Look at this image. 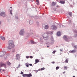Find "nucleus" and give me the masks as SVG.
Instances as JSON below:
<instances>
[{"mask_svg": "<svg viewBox=\"0 0 77 77\" xmlns=\"http://www.w3.org/2000/svg\"><path fill=\"white\" fill-rule=\"evenodd\" d=\"M8 48L9 50H11L12 48H13L14 46V42L13 41H9L8 42Z\"/></svg>", "mask_w": 77, "mask_h": 77, "instance_id": "obj_1", "label": "nucleus"}, {"mask_svg": "<svg viewBox=\"0 0 77 77\" xmlns=\"http://www.w3.org/2000/svg\"><path fill=\"white\" fill-rule=\"evenodd\" d=\"M43 37L45 40H47L48 39V35L47 33L43 34Z\"/></svg>", "mask_w": 77, "mask_h": 77, "instance_id": "obj_2", "label": "nucleus"}, {"mask_svg": "<svg viewBox=\"0 0 77 77\" xmlns=\"http://www.w3.org/2000/svg\"><path fill=\"white\" fill-rule=\"evenodd\" d=\"M23 77H32V74L29 73V74H24L23 75Z\"/></svg>", "mask_w": 77, "mask_h": 77, "instance_id": "obj_3", "label": "nucleus"}, {"mask_svg": "<svg viewBox=\"0 0 77 77\" xmlns=\"http://www.w3.org/2000/svg\"><path fill=\"white\" fill-rule=\"evenodd\" d=\"M5 51H3L0 53V57H3L5 54H6Z\"/></svg>", "mask_w": 77, "mask_h": 77, "instance_id": "obj_4", "label": "nucleus"}, {"mask_svg": "<svg viewBox=\"0 0 77 77\" xmlns=\"http://www.w3.org/2000/svg\"><path fill=\"white\" fill-rule=\"evenodd\" d=\"M51 28V29H52V30H56V29H57V27H56L55 25H52Z\"/></svg>", "mask_w": 77, "mask_h": 77, "instance_id": "obj_5", "label": "nucleus"}, {"mask_svg": "<svg viewBox=\"0 0 77 77\" xmlns=\"http://www.w3.org/2000/svg\"><path fill=\"white\" fill-rule=\"evenodd\" d=\"M0 67H2V66H4L5 68H6V64H4L3 63H0Z\"/></svg>", "mask_w": 77, "mask_h": 77, "instance_id": "obj_6", "label": "nucleus"}, {"mask_svg": "<svg viewBox=\"0 0 77 77\" xmlns=\"http://www.w3.org/2000/svg\"><path fill=\"white\" fill-rule=\"evenodd\" d=\"M24 34V29H22L20 30V35H23Z\"/></svg>", "mask_w": 77, "mask_h": 77, "instance_id": "obj_7", "label": "nucleus"}, {"mask_svg": "<svg viewBox=\"0 0 77 77\" xmlns=\"http://www.w3.org/2000/svg\"><path fill=\"white\" fill-rule=\"evenodd\" d=\"M63 38L65 41H66L67 42H68L69 41H68V38H67V37L66 35H64L63 37Z\"/></svg>", "mask_w": 77, "mask_h": 77, "instance_id": "obj_8", "label": "nucleus"}, {"mask_svg": "<svg viewBox=\"0 0 77 77\" xmlns=\"http://www.w3.org/2000/svg\"><path fill=\"white\" fill-rule=\"evenodd\" d=\"M0 15H1V16H2V17H5V16L6 15L5 12H2L0 14Z\"/></svg>", "mask_w": 77, "mask_h": 77, "instance_id": "obj_9", "label": "nucleus"}, {"mask_svg": "<svg viewBox=\"0 0 77 77\" xmlns=\"http://www.w3.org/2000/svg\"><path fill=\"white\" fill-rule=\"evenodd\" d=\"M20 55L19 54H17L16 55L17 60H19L20 59Z\"/></svg>", "mask_w": 77, "mask_h": 77, "instance_id": "obj_10", "label": "nucleus"}, {"mask_svg": "<svg viewBox=\"0 0 77 77\" xmlns=\"http://www.w3.org/2000/svg\"><path fill=\"white\" fill-rule=\"evenodd\" d=\"M47 33L48 34H49V33H50L51 35H52V34L53 33V32L48 31H47Z\"/></svg>", "mask_w": 77, "mask_h": 77, "instance_id": "obj_11", "label": "nucleus"}, {"mask_svg": "<svg viewBox=\"0 0 77 77\" xmlns=\"http://www.w3.org/2000/svg\"><path fill=\"white\" fill-rule=\"evenodd\" d=\"M60 3L61 4H65V1H60Z\"/></svg>", "mask_w": 77, "mask_h": 77, "instance_id": "obj_12", "label": "nucleus"}, {"mask_svg": "<svg viewBox=\"0 0 77 77\" xmlns=\"http://www.w3.org/2000/svg\"><path fill=\"white\" fill-rule=\"evenodd\" d=\"M70 53H75V52H76V50H74L70 51Z\"/></svg>", "mask_w": 77, "mask_h": 77, "instance_id": "obj_13", "label": "nucleus"}, {"mask_svg": "<svg viewBox=\"0 0 77 77\" xmlns=\"http://www.w3.org/2000/svg\"><path fill=\"white\" fill-rule=\"evenodd\" d=\"M56 3L54 2H52V4L51 5V6H55L56 5Z\"/></svg>", "mask_w": 77, "mask_h": 77, "instance_id": "obj_14", "label": "nucleus"}, {"mask_svg": "<svg viewBox=\"0 0 77 77\" xmlns=\"http://www.w3.org/2000/svg\"><path fill=\"white\" fill-rule=\"evenodd\" d=\"M35 64H36L37 63H38L39 62V60H38V59H36L35 60Z\"/></svg>", "mask_w": 77, "mask_h": 77, "instance_id": "obj_15", "label": "nucleus"}, {"mask_svg": "<svg viewBox=\"0 0 77 77\" xmlns=\"http://www.w3.org/2000/svg\"><path fill=\"white\" fill-rule=\"evenodd\" d=\"M0 38H1L2 40H3V41L5 40V37L1 36Z\"/></svg>", "mask_w": 77, "mask_h": 77, "instance_id": "obj_16", "label": "nucleus"}, {"mask_svg": "<svg viewBox=\"0 0 77 77\" xmlns=\"http://www.w3.org/2000/svg\"><path fill=\"white\" fill-rule=\"evenodd\" d=\"M48 25H46L45 27V29H48Z\"/></svg>", "mask_w": 77, "mask_h": 77, "instance_id": "obj_17", "label": "nucleus"}, {"mask_svg": "<svg viewBox=\"0 0 77 77\" xmlns=\"http://www.w3.org/2000/svg\"><path fill=\"white\" fill-rule=\"evenodd\" d=\"M57 36H60V32L59 31L57 33Z\"/></svg>", "mask_w": 77, "mask_h": 77, "instance_id": "obj_18", "label": "nucleus"}, {"mask_svg": "<svg viewBox=\"0 0 77 77\" xmlns=\"http://www.w3.org/2000/svg\"><path fill=\"white\" fill-rule=\"evenodd\" d=\"M68 14H69V15L70 17H72V12H69L68 13Z\"/></svg>", "mask_w": 77, "mask_h": 77, "instance_id": "obj_19", "label": "nucleus"}, {"mask_svg": "<svg viewBox=\"0 0 77 77\" xmlns=\"http://www.w3.org/2000/svg\"><path fill=\"white\" fill-rule=\"evenodd\" d=\"M54 42V40H53V39L51 40V42H50V43H51V44H53V43Z\"/></svg>", "mask_w": 77, "mask_h": 77, "instance_id": "obj_20", "label": "nucleus"}, {"mask_svg": "<svg viewBox=\"0 0 77 77\" xmlns=\"http://www.w3.org/2000/svg\"><path fill=\"white\" fill-rule=\"evenodd\" d=\"M7 63L8 64V65H11V63L9 62V61H7Z\"/></svg>", "mask_w": 77, "mask_h": 77, "instance_id": "obj_21", "label": "nucleus"}, {"mask_svg": "<svg viewBox=\"0 0 77 77\" xmlns=\"http://www.w3.org/2000/svg\"><path fill=\"white\" fill-rule=\"evenodd\" d=\"M36 2H37V5H39V1L38 0H36Z\"/></svg>", "mask_w": 77, "mask_h": 77, "instance_id": "obj_22", "label": "nucleus"}, {"mask_svg": "<svg viewBox=\"0 0 77 77\" xmlns=\"http://www.w3.org/2000/svg\"><path fill=\"white\" fill-rule=\"evenodd\" d=\"M31 43H32V44H36V43H37L36 42H34L33 40L31 41Z\"/></svg>", "mask_w": 77, "mask_h": 77, "instance_id": "obj_23", "label": "nucleus"}, {"mask_svg": "<svg viewBox=\"0 0 77 77\" xmlns=\"http://www.w3.org/2000/svg\"><path fill=\"white\" fill-rule=\"evenodd\" d=\"M64 69H68V67L66 66H64Z\"/></svg>", "mask_w": 77, "mask_h": 77, "instance_id": "obj_24", "label": "nucleus"}, {"mask_svg": "<svg viewBox=\"0 0 77 77\" xmlns=\"http://www.w3.org/2000/svg\"><path fill=\"white\" fill-rule=\"evenodd\" d=\"M65 62L66 63H68V59H66Z\"/></svg>", "mask_w": 77, "mask_h": 77, "instance_id": "obj_25", "label": "nucleus"}, {"mask_svg": "<svg viewBox=\"0 0 77 77\" xmlns=\"http://www.w3.org/2000/svg\"><path fill=\"white\" fill-rule=\"evenodd\" d=\"M45 69V68L44 67H43L40 70L41 71H42L43 70H44Z\"/></svg>", "mask_w": 77, "mask_h": 77, "instance_id": "obj_26", "label": "nucleus"}, {"mask_svg": "<svg viewBox=\"0 0 77 77\" xmlns=\"http://www.w3.org/2000/svg\"><path fill=\"white\" fill-rule=\"evenodd\" d=\"M59 66L56 67V70H57V69H59Z\"/></svg>", "mask_w": 77, "mask_h": 77, "instance_id": "obj_27", "label": "nucleus"}, {"mask_svg": "<svg viewBox=\"0 0 77 77\" xmlns=\"http://www.w3.org/2000/svg\"><path fill=\"white\" fill-rule=\"evenodd\" d=\"M30 57L29 56H26V59H29Z\"/></svg>", "mask_w": 77, "mask_h": 77, "instance_id": "obj_28", "label": "nucleus"}, {"mask_svg": "<svg viewBox=\"0 0 77 77\" xmlns=\"http://www.w3.org/2000/svg\"><path fill=\"white\" fill-rule=\"evenodd\" d=\"M26 66H27V67H29V65L28 64V63H26Z\"/></svg>", "mask_w": 77, "mask_h": 77, "instance_id": "obj_29", "label": "nucleus"}, {"mask_svg": "<svg viewBox=\"0 0 77 77\" xmlns=\"http://www.w3.org/2000/svg\"><path fill=\"white\" fill-rule=\"evenodd\" d=\"M55 53H56V51H53L52 52L53 54H54Z\"/></svg>", "mask_w": 77, "mask_h": 77, "instance_id": "obj_30", "label": "nucleus"}, {"mask_svg": "<svg viewBox=\"0 0 77 77\" xmlns=\"http://www.w3.org/2000/svg\"><path fill=\"white\" fill-rule=\"evenodd\" d=\"M60 51H63V49H60Z\"/></svg>", "mask_w": 77, "mask_h": 77, "instance_id": "obj_31", "label": "nucleus"}, {"mask_svg": "<svg viewBox=\"0 0 77 77\" xmlns=\"http://www.w3.org/2000/svg\"><path fill=\"white\" fill-rule=\"evenodd\" d=\"M29 57L31 58V59H32V58H33V57L32 56H30V57Z\"/></svg>", "mask_w": 77, "mask_h": 77, "instance_id": "obj_32", "label": "nucleus"}, {"mask_svg": "<svg viewBox=\"0 0 77 77\" xmlns=\"http://www.w3.org/2000/svg\"><path fill=\"white\" fill-rule=\"evenodd\" d=\"M21 74L23 75V72H21Z\"/></svg>", "mask_w": 77, "mask_h": 77, "instance_id": "obj_33", "label": "nucleus"}, {"mask_svg": "<svg viewBox=\"0 0 77 77\" xmlns=\"http://www.w3.org/2000/svg\"><path fill=\"white\" fill-rule=\"evenodd\" d=\"M10 13L11 14V15H12V11H11L10 12Z\"/></svg>", "mask_w": 77, "mask_h": 77, "instance_id": "obj_34", "label": "nucleus"}, {"mask_svg": "<svg viewBox=\"0 0 77 77\" xmlns=\"http://www.w3.org/2000/svg\"><path fill=\"white\" fill-rule=\"evenodd\" d=\"M52 63L54 64L55 63V62H54V61H53L52 62Z\"/></svg>", "mask_w": 77, "mask_h": 77, "instance_id": "obj_35", "label": "nucleus"}, {"mask_svg": "<svg viewBox=\"0 0 77 77\" xmlns=\"http://www.w3.org/2000/svg\"><path fill=\"white\" fill-rule=\"evenodd\" d=\"M21 66V65L20 64H19L18 67Z\"/></svg>", "mask_w": 77, "mask_h": 77, "instance_id": "obj_36", "label": "nucleus"}, {"mask_svg": "<svg viewBox=\"0 0 77 77\" xmlns=\"http://www.w3.org/2000/svg\"><path fill=\"white\" fill-rule=\"evenodd\" d=\"M29 65H30V66H32V64H29Z\"/></svg>", "mask_w": 77, "mask_h": 77, "instance_id": "obj_37", "label": "nucleus"}, {"mask_svg": "<svg viewBox=\"0 0 77 77\" xmlns=\"http://www.w3.org/2000/svg\"><path fill=\"white\" fill-rule=\"evenodd\" d=\"M65 72H63V74H64L65 73Z\"/></svg>", "mask_w": 77, "mask_h": 77, "instance_id": "obj_38", "label": "nucleus"}, {"mask_svg": "<svg viewBox=\"0 0 77 77\" xmlns=\"http://www.w3.org/2000/svg\"><path fill=\"white\" fill-rule=\"evenodd\" d=\"M37 73V72H38V70H36V71H35Z\"/></svg>", "mask_w": 77, "mask_h": 77, "instance_id": "obj_39", "label": "nucleus"}, {"mask_svg": "<svg viewBox=\"0 0 77 77\" xmlns=\"http://www.w3.org/2000/svg\"><path fill=\"white\" fill-rule=\"evenodd\" d=\"M74 48H76V46H74Z\"/></svg>", "mask_w": 77, "mask_h": 77, "instance_id": "obj_40", "label": "nucleus"}, {"mask_svg": "<svg viewBox=\"0 0 77 77\" xmlns=\"http://www.w3.org/2000/svg\"><path fill=\"white\" fill-rule=\"evenodd\" d=\"M2 71H5V69L2 70Z\"/></svg>", "mask_w": 77, "mask_h": 77, "instance_id": "obj_41", "label": "nucleus"}, {"mask_svg": "<svg viewBox=\"0 0 77 77\" xmlns=\"http://www.w3.org/2000/svg\"><path fill=\"white\" fill-rule=\"evenodd\" d=\"M2 69H0V71H2Z\"/></svg>", "mask_w": 77, "mask_h": 77, "instance_id": "obj_42", "label": "nucleus"}, {"mask_svg": "<svg viewBox=\"0 0 77 77\" xmlns=\"http://www.w3.org/2000/svg\"><path fill=\"white\" fill-rule=\"evenodd\" d=\"M72 77H75V76L74 75L72 76Z\"/></svg>", "mask_w": 77, "mask_h": 77, "instance_id": "obj_43", "label": "nucleus"}, {"mask_svg": "<svg viewBox=\"0 0 77 77\" xmlns=\"http://www.w3.org/2000/svg\"><path fill=\"white\" fill-rule=\"evenodd\" d=\"M10 8H11V9H12V7H10Z\"/></svg>", "mask_w": 77, "mask_h": 77, "instance_id": "obj_44", "label": "nucleus"}, {"mask_svg": "<svg viewBox=\"0 0 77 77\" xmlns=\"http://www.w3.org/2000/svg\"><path fill=\"white\" fill-rule=\"evenodd\" d=\"M34 71L36 72V70H34Z\"/></svg>", "mask_w": 77, "mask_h": 77, "instance_id": "obj_45", "label": "nucleus"}, {"mask_svg": "<svg viewBox=\"0 0 77 77\" xmlns=\"http://www.w3.org/2000/svg\"><path fill=\"white\" fill-rule=\"evenodd\" d=\"M56 47H59V46H57Z\"/></svg>", "mask_w": 77, "mask_h": 77, "instance_id": "obj_46", "label": "nucleus"}, {"mask_svg": "<svg viewBox=\"0 0 77 77\" xmlns=\"http://www.w3.org/2000/svg\"><path fill=\"white\" fill-rule=\"evenodd\" d=\"M57 7H58V5H57Z\"/></svg>", "mask_w": 77, "mask_h": 77, "instance_id": "obj_47", "label": "nucleus"}, {"mask_svg": "<svg viewBox=\"0 0 77 77\" xmlns=\"http://www.w3.org/2000/svg\"><path fill=\"white\" fill-rule=\"evenodd\" d=\"M1 24V22L0 21V24Z\"/></svg>", "mask_w": 77, "mask_h": 77, "instance_id": "obj_48", "label": "nucleus"}, {"mask_svg": "<svg viewBox=\"0 0 77 77\" xmlns=\"http://www.w3.org/2000/svg\"><path fill=\"white\" fill-rule=\"evenodd\" d=\"M47 47H49V46H48Z\"/></svg>", "mask_w": 77, "mask_h": 77, "instance_id": "obj_49", "label": "nucleus"}, {"mask_svg": "<svg viewBox=\"0 0 77 77\" xmlns=\"http://www.w3.org/2000/svg\"><path fill=\"white\" fill-rule=\"evenodd\" d=\"M29 24H30V22H29Z\"/></svg>", "mask_w": 77, "mask_h": 77, "instance_id": "obj_50", "label": "nucleus"}, {"mask_svg": "<svg viewBox=\"0 0 77 77\" xmlns=\"http://www.w3.org/2000/svg\"><path fill=\"white\" fill-rule=\"evenodd\" d=\"M70 0L71 1H72V0Z\"/></svg>", "mask_w": 77, "mask_h": 77, "instance_id": "obj_51", "label": "nucleus"}]
</instances>
